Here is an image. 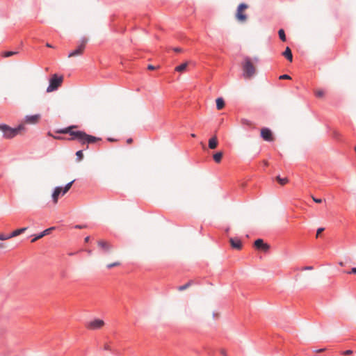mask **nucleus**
Listing matches in <instances>:
<instances>
[{
  "label": "nucleus",
  "mask_w": 356,
  "mask_h": 356,
  "mask_svg": "<svg viewBox=\"0 0 356 356\" xmlns=\"http://www.w3.org/2000/svg\"><path fill=\"white\" fill-rule=\"evenodd\" d=\"M63 80V78L62 76H58L56 74H54L49 80V85L47 88V92H51L56 90L61 85Z\"/></svg>",
  "instance_id": "nucleus-4"
},
{
  "label": "nucleus",
  "mask_w": 356,
  "mask_h": 356,
  "mask_svg": "<svg viewBox=\"0 0 356 356\" xmlns=\"http://www.w3.org/2000/svg\"><path fill=\"white\" fill-rule=\"evenodd\" d=\"M355 152H356V147H355Z\"/></svg>",
  "instance_id": "nucleus-47"
},
{
  "label": "nucleus",
  "mask_w": 356,
  "mask_h": 356,
  "mask_svg": "<svg viewBox=\"0 0 356 356\" xmlns=\"http://www.w3.org/2000/svg\"><path fill=\"white\" fill-rule=\"evenodd\" d=\"M276 180L279 182L280 184H281L282 186L285 185L289 181V179L287 178H286V177L282 178L280 176H277Z\"/></svg>",
  "instance_id": "nucleus-22"
},
{
  "label": "nucleus",
  "mask_w": 356,
  "mask_h": 356,
  "mask_svg": "<svg viewBox=\"0 0 356 356\" xmlns=\"http://www.w3.org/2000/svg\"><path fill=\"white\" fill-rule=\"evenodd\" d=\"M191 283H192L191 282H188L186 284L179 286L178 287L179 291H184V290L186 289L188 287H189L191 285Z\"/></svg>",
  "instance_id": "nucleus-25"
},
{
  "label": "nucleus",
  "mask_w": 356,
  "mask_h": 356,
  "mask_svg": "<svg viewBox=\"0 0 356 356\" xmlns=\"http://www.w3.org/2000/svg\"><path fill=\"white\" fill-rule=\"evenodd\" d=\"M348 274L356 273V268H353L350 271L347 272Z\"/></svg>",
  "instance_id": "nucleus-34"
},
{
  "label": "nucleus",
  "mask_w": 356,
  "mask_h": 356,
  "mask_svg": "<svg viewBox=\"0 0 356 356\" xmlns=\"http://www.w3.org/2000/svg\"><path fill=\"white\" fill-rule=\"evenodd\" d=\"M104 325V322L102 319H94L86 324V327L88 330H95L102 328Z\"/></svg>",
  "instance_id": "nucleus-5"
},
{
  "label": "nucleus",
  "mask_w": 356,
  "mask_h": 356,
  "mask_svg": "<svg viewBox=\"0 0 356 356\" xmlns=\"http://www.w3.org/2000/svg\"><path fill=\"white\" fill-rule=\"evenodd\" d=\"M22 129H24L23 124H19L15 128H12L5 124H0V131H2L3 138L6 139L14 138Z\"/></svg>",
  "instance_id": "nucleus-3"
},
{
  "label": "nucleus",
  "mask_w": 356,
  "mask_h": 356,
  "mask_svg": "<svg viewBox=\"0 0 356 356\" xmlns=\"http://www.w3.org/2000/svg\"><path fill=\"white\" fill-rule=\"evenodd\" d=\"M17 51H5L3 54V56L4 57H9V56H13V55H15L17 54Z\"/></svg>",
  "instance_id": "nucleus-26"
},
{
  "label": "nucleus",
  "mask_w": 356,
  "mask_h": 356,
  "mask_svg": "<svg viewBox=\"0 0 356 356\" xmlns=\"http://www.w3.org/2000/svg\"><path fill=\"white\" fill-rule=\"evenodd\" d=\"M147 68H148L149 70H154V67L153 65H148Z\"/></svg>",
  "instance_id": "nucleus-42"
},
{
  "label": "nucleus",
  "mask_w": 356,
  "mask_h": 356,
  "mask_svg": "<svg viewBox=\"0 0 356 356\" xmlns=\"http://www.w3.org/2000/svg\"><path fill=\"white\" fill-rule=\"evenodd\" d=\"M104 349H105V350H110V346H109V345H108V344H106V345L104 346Z\"/></svg>",
  "instance_id": "nucleus-40"
},
{
  "label": "nucleus",
  "mask_w": 356,
  "mask_h": 356,
  "mask_svg": "<svg viewBox=\"0 0 356 356\" xmlns=\"http://www.w3.org/2000/svg\"><path fill=\"white\" fill-rule=\"evenodd\" d=\"M220 353L223 356H227V353L225 350H221Z\"/></svg>",
  "instance_id": "nucleus-38"
},
{
  "label": "nucleus",
  "mask_w": 356,
  "mask_h": 356,
  "mask_svg": "<svg viewBox=\"0 0 356 356\" xmlns=\"http://www.w3.org/2000/svg\"><path fill=\"white\" fill-rule=\"evenodd\" d=\"M324 230V228L323 227H321V228H318L317 229V232H316V237L318 236V235Z\"/></svg>",
  "instance_id": "nucleus-33"
},
{
  "label": "nucleus",
  "mask_w": 356,
  "mask_h": 356,
  "mask_svg": "<svg viewBox=\"0 0 356 356\" xmlns=\"http://www.w3.org/2000/svg\"><path fill=\"white\" fill-rule=\"evenodd\" d=\"M213 157L215 162L220 163L222 157V153L221 152H216L213 154Z\"/></svg>",
  "instance_id": "nucleus-20"
},
{
  "label": "nucleus",
  "mask_w": 356,
  "mask_h": 356,
  "mask_svg": "<svg viewBox=\"0 0 356 356\" xmlns=\"http://www.w3.org/2000/svg\"><path fill=\"white\" fill-rule=\"evenodd\" d=\"M248 8V6L245 3H241L238 8L237 12L236 15V17L238 21L243 22L246 20L247 16L244 13H243V10L246 9Z\"/></svg>",
  "instance_id": "nucleus-7"
},
{
  "label": "nucleus",
  "mask_w": 356,
  "mask_h": 356,
  "mask_svg": "<svg viewBox=\"0 0 356 356\" xmlns=\"http://www.w3.org/2000/svg\"><path fill=\"white\" fill-rule=\"evenodd\" d=\"M63 193V187L57 186L54 188L52 193V200L54 204L58 202V197L62 195Z\"/></svg>",
  "instance_id": "nucleus-9"
},
{
  "label": "nucleus",
  "mask_w": 356,
  "mask_h": 356,
  "mask_svg": "<svg viewBox=\"0 0 356 356\" xmlns=\"http://www.w3.org/2000/svg\"><path fill=\"white\" fill-rule=\"evenodd\" d=\"M312 269H313V267L311 266H305L303 268V270H312Z\"/></svg>",
  "instance_id": "nucleus-36"
},
{
  "label": "nucleus",
  "mask_w": 356,
  "mask_h": 356,
  "mask_svg": "<svg viewBox=\"0 0 356 356\" xmlns=\"http://www.w3.org/2000/svg\"><path fill=\"white\" fill-rule=\"evenodd\" d=\"M74 182V180H72V181L67 184L64 188H63V193L62 195H64L65 193H67V191L70 189L72 184Z\"/></svg>",
  "instance_id": "nucleus-21"
},
{
  "label": "nucleus",
  "mask_w": 356,
  "mask_h": 356,
  "mask_svg": "<svg viewBox=\"0 0 356 356\" xmlns=\"http://www.w3.org/2000/svg\"><path fill=\"white\" fill-rule=\"evenodd\" d=\"M261 136L266 141L273 140L271 131L268 128H263L261 131Z\"/></svg>",
  "instance_id": "nucleus-8"
},
{
  "label": "nucleus",
  "mask_w": 356,
  "mask_h": 356,
  "mask_svg": "<svg viewBox=\"0 0 356 356\" xmlns=\"http://www.w3.org/2000/svg\"><path fill=\"white\" fill-rule=\"evenodd\" d=\"M259 62V59L257 57L250 58L249 56L244 57L241 67L243 70V76L245 79H250L256 73L255 65Z\"/></svg>",
  "instance_id": "nucleus-2"
},
{
  "label": "nucleus",
  "mask_w": 356,
  "mask_h": 356,
  "mask_svg": "<svg viewBox=\"0 0 356 356\" xmlns=\"http://www.w3.org/2000/svg\"><path fill=\"white\" fill-rule=\"evenodd\" d=\"M312 199L316 203H321L322 202V200L320 199V198H316V197H312Z\"/></svg>",
  "instance_id": "nucleus-31"
},
{
  "label": "nucleus",
  "mask_w": 356,
  "mask_h": 356,
  "mask_svg": "<svg viewBox=\"0 0 356 356\" xmlns=\"http://www.w3.org/2000/svg\"><path fill=\"white\" fill-rule=\"evenodd\" d=\"M98 245L100 248H102L104 251H108L110 250L109 244L104 241H99L98 242Z\"/></svg>",
  "instance_id": "nucleus-17"
},
{
  "label": "nucleus",
  "mask_w": 356,
  "mask_h": 356,
  "mask_svg": "<svg viewBox=\"0 0 356 356\" xmlns=\"http://www.w3.org/2000/svg\"><path fill=\"white\" fill-rule=\"evenodd\" d=\"M55 227H51L50 228H48V229H46L45 230H44L43 232H42L41 233H40L38 235L35 236L33 238L31 239V242L33 243V242H35L37 240L42 238L43 236L49 234L51 230L54 229Z\"/></svg>",
  "instance_id": "nucleus-11"
},
{
  "label": "nucleus",
  "mask_w": 356,
  "mask_h": 356,
  "mask_svg": "<svg viewBox=\"0 0 356 356\" xmlns=\"http://www.w3.org/2000/svg\"><path fill=\"white\" fill-rule=\"evenodd\" d=\"M46 45H47V47H52V46H51L50 44H49V43H47V44H46Z\"/></svg>",
  "instance_id": "nucleus-45"
},
{
  "label": "nucleus",
  "mask_w": 356,
  "mask_h": 356,
  "mask_svg": "<svg viewBox=\"0 0 356 356\" xmlns=\"http://www.w3.org/2000/svg\"><path fill=\"white\" fill-rule=\"evenodd\" d=\"M2 245H3V244H2L1 243H0V247H2Z\"/></svg>",
  "instance_id": "nucleus-46"
},
{
  "label": "nucleus",
  "mask_w": 356,
  "mask_h": 356,
  "mask_svg": "<svg viewBox=\"0 0 356 356\" xmlns=\"http://www.w3.org/2000/svg\"><path fill=\"white\" fill-rule=\"evenodd\" d=\"M84 241L86 243H88L90 241V236H86Z\"/></svg>",
  "instance_id": "nucleus-41"
},
{
  "label": "nucleus",
  "mask_w": 356,
  "mask_h": 356,
  "mask_svg": "<svg viewBox=\"0 0 356 356\" xmlns=\"http://www.w3.org/2000/svg\"><path fill=\"white\" fill-rule=\"evenodd\" d=\"M72 127L65 128L60 131V133L69 134L71 136V140H76L81 145L95 143L101 139L99 138L87 134L82 131H73Z\"/></svg>",
  "instance_id": "nucleus-1"
},
{
  "label": "nucleus",
  "mask_w": 356,
  "mask_h": 356,
  "mask_svg": "<svg viewBox=\"0 0 356 356\" xmlns=\"http://www.w3.org/2000/svg\"><path fill=\"white\" fill-rule=\"evenodd\" d=\"M120 264L118 262H114V263H112V264H109L107 265V268H111L113 267H115V266H119Z\"/></svg>",
  "instance_id": "nucleus-29"
},
{
  "label": "nucleus",
  "mask_w": 356,
  "mask_h": 356,
  "mask_svg": "<svg viewBox=\"0 0 356 356\" xmlns=\"http://www.w3.org/2000/svg\"><path fill=\"white\" fill-rule=\"evenodd\" d=\"M218 145V140L216 136L211 138L209 140V147L211 149H215Z\"/></svg>",
  "instance_id": "nucleus-15"
},
{
  "label": "nucleus",
  "mask_w": 356,
  "mask_h": 356,
  "mask_svg": "<svg viewBox=\"0 0 356 356\" xmlns=\"http://www.w3.org/2000/svg\"><path fill=\"white\" fill-rule=\"evenodd\" d=\"M174 50L176 52H181V49L180 48H175Z\"/></svg>",
  "instance_id": "nucleus-39"
},
{
  "label": "nucleus",
  "mask_w": 356,
  "mask_h": 356,
  "mask_svg": "<svg viewBox=\"0 0 356 356\" xmlns=\"http://www.w3.org/2000/svg\"><path fill=\"white\" fill-rule=\"evenodd\" d=\"M254 246L257 249L262 250H267L269 248V246L260 238L255 241Z\"/></svg>",
  "instance_id": "nucleus-10"
},
{
  "label": "nucleus",
  "mask_w": 356,
  "mask_h": 356,
  "mask_svg": "<svg viewBox=\"0 0 356 356\" xmlns=\"http://www.w3.org/2000/svg\"><path fill=\"white\" fill-rule=\"evenodd\" d=\"M76 156L77 161H81L82 159H83V151L82 150L77 151L76 153Z\"/></svg>",
  "instance_id": "nucleus-24"
},
{
  "label": "nucleus",
  "mask_w": 356,
  "mask_h": 356,
  "mask_svg": "<svg viewBox=\"0 0 356 356\" xmlns=\"http://www.w3.org/2000/svg\"><path fill=\"white\" fill-rule=\"evenodd\" d=\"M315 94L316 97H322L324 95V91L323 90H318L316 91Z\"/></svg>",
  "instance_id": "nucleus-28"
},
{
  "label": "nucleus",
  "mask_w": 356,
  "mask_h": 356,
  "mask_svg": "<svg viewBox=\"0 0 356 356\" xmlns=\"http://www.w3.org/2000/svg\"><path fill=\"white\" fill-rule=\"evenodd\" d=\"M187 66H188V63H184L178 66H177L175 67V71L179 72H182L186 69Z\"/></svg>",
  "instance_id": "nucleus-19"
},
{
  "label": "nucleus",
  "mask_w": 356,
  "mask_h": 356,
  "mask_svg": "<svg viewBox=\"0 0 356 356\" xmlns=\"http://www.w3.org/2000/svg\"><path fill=\"white\" fill-rule=\"evenodd\" d=\"M191 137H193V138L196 137V135H195V134H191Z\"/></svg>",
  "instance_id": "nucleus-44"
},
{
  "label": "nucleus",
  "mask_w": 356,
  "mask_h": 356,
  "mask_svg": "<svg viewBox=\"0 0 356 356\" xmlns=\"http://www.w3.org/2000/svg\"><path fill=\"white\" fill-rule=\"evenodd\" d=\"M279 37L280 40L283 42L286 41V35L283 29H280L278 31Z\"/></svg>",
  "instance_id": "nucleus-23"
},
{
  "label": "nucleus",
  "mask_w": 356,
  "mask_h": 356,
  "mask_svg": "<svg viewBox=\"0 0 356 356\" xmlns=\"http://www.w3.org/2000/svg\"><path fill=\"white\" fill-rule=\"evenodd\" d=\"M40 115L35 114L33 115H26L25 122L29 124H35L40 119Z\"/></svg>",
  "instance_id": "nucleus-12"
},
{
  "label": "nucleus",
  "mask_w": 356,
  "mask_h": 356,
  "mask_svg": "<svg viewBox=\"0 0 356 356\" xmlns=\"http://www.w3.org/2000/svg\"><path fill=\"white\" fill-rule=\"evenodd\" d=\"M352 353H353V351L351 350H347L343 352V354L345 355H349Z\"/></svg>",
  "instance_id": "nucleus-32"
},
{
  "label": "nucleus",
  "mask_w": 356,
  "mask_h": 356,
  "mask_svg": "<svg viewBox=\"0 0 356 356\" xmlns=\"http://www.w3.org/2000/svg\"><path fill=\"white\" fill-rule=\"evenodd\" d=\"M291 77L288 74H283L280 76V79H290Z\"/></svg>",
  "instance_id": "nucleus-30"
},
{
  "label": "nucleus",
  "mask_w": 356,
  "mask_h": 356,
  "mask_svg": "<svg viewBox=\"0 0 356 356\" xmlns=\"http://www.w3.org/2000/svg\"><path fill=\"white\" fill-rule=\"evenodd\" d=\"M225 106V102L222 98L219 97L216 99V108L218 110H221Z\"/></svg>",
  "instance_id": "nucleus-18"
},
{
  "label": "nucleus",
  "mask_w": 356,
  "mask_h": 356,
  "mask_svg": "<svg viewBox=\"0 0 356 356\" xmlns=\"http://www.w3.org/2000/svg\"><path fill=\"white\" fill-rule=\"evenodd\" d=\"M10 238V234H0V240H7Z\"/></svg>",
  "instance_id": "nucleus-27"
},
{
  "label": "nucleus",
  "mask_w": 356,
  "mask_h": 356,
  "mask_svg": "<svg viewBox=\"0 0 356 356\" xmlns=\"http://www.w3.org/2000/svg\"><path fill=\"white\" fill-rule=\"evenodd\" d=\"M85 227H86V225H76L75 226V228H76V229H83V228H85Z\"/></svg>",
  "instance_id": "nucleus-35"
},
{
  "label": "nucleus",
  "mask_w": 356,
  "mask_h": 356,
  "mask_svg": "<svg viewBox=\"0 0 356 356\" xmlns=\"http://www.w3.org/2000/svg\"><path fill=\"white\" fill-rule=\"evenodd\" d=\"M324 350H325V349H323V348L318 349V350H314V352L318 353H322V352H323V351H324Z\"/></svg>",
  "instance_id": "nucleus-37"
},
{
  "label": "nucleus",
  "mask_w": 356,
  "mask_h": 356,
  "mask_svg": "<svg viewBox=\"0 0 356 356\" xmlns=\"http://www.w3.org/2000/svg\"><path fill=\"white\" fill-rule=\"evenodd\" d=\"M282 55L290 62L293 60V55L291 49L287 47L285 51L282 53Z\"/></svg>",
  "instance_id": "nucleus-14"
},
{
  "label": "nucleus",
  "mask_w": 356,
  "mask_h": 356,
  "mask_svg": "<svg viewBox=\"0 0 356 356\" xmlns=\"http://www.w3.org/2000/svg\"><path fill=\"white\" fill-rule=\"evenodd\" d=\"M230 243L232 248L236 249H241V242L238 238H230Z\"/></svg>",
  "instance_id": "nucleus-13"
},
{
  "label": "nucleus",
  "mask_w": 356,
  "mask_h": 356,
  "mask_svg": "<svg viewBox=\"0 0 356 356\" xmlns=\"http://www.w3.org/2000/svg\"><path fill=\"white\" fill-rule=\"evenodd\" d=\"M26 230V227H23V228L16 229L10 234V238L15 237V236H19V234L24 233Z\"/></svg>",
  "instance_id": "nucleus-16"
},
{
  "label": "nucleus",
  "mask_w": 356,
  "mask_h": 356,
  "mask_svg": "<svg viewBox=\"0 0 356 356\" xmlns=\"http://www.w3.org/2000/svg\"><path fill=\"white\" fill-rule=\"evenodd\" d=\"M87 42H88V39L86 38H83L81 39V42L80 44L77 47V48L76 49L70 52L68 57H74V56H77L82 54Z\"/></svg>",
  "instance_id": "nucleus-6"
},
{
  "label": "nucleus",
  "mask_w": 356,
  "mask_h": 356,
  "mask_svg": "<svg viewBox=\"0 0 356 356\" xmlns=\"http://www.w3.org/2000/svg\"><path fill=\"white\" fill-rule=\"evenodd\" d=\"M127 143H131L132 142V139L131 138H129L127 140Z\"/></svg>",
  "instance_id": "nucleus-43"
}]
</instances>
